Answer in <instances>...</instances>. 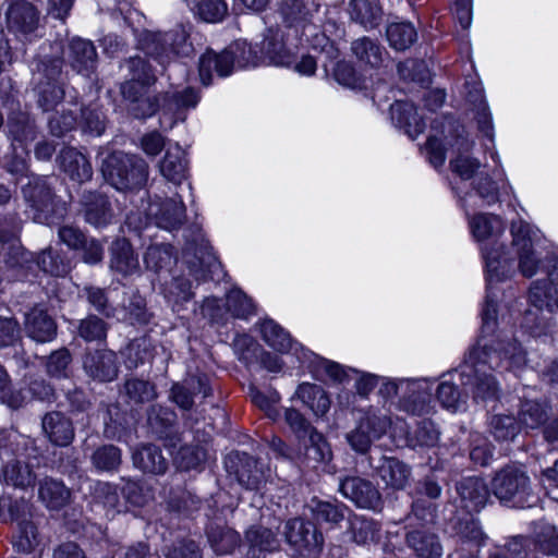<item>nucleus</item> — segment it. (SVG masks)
Wrapping results in <instances>:
<instances>
[{"instance_id":"nucleus-56","label":"nucleus","mask_w":558,"mask_h":558,"mask_svg":"<svg viewBox=\"0 0 558 558\" xmlns=\"http://www.w3.org/2000/svg\"><path fill=\"white\" fill-rule=\"evenodd\" d=\"M82 128L85 132L99 136L105 131V116L96 106L82 110Z\"/></svg>"},{"instance_id":"nucleus-48","label":"nucleus","mask_w":558,"mask_h":558,"mask_svg":"<svg viewBox=\"0 0 558 558\" xmlns=\"http://www.w3.org/2000/svg\"><path fill=\"white\" fill-rule=\"evenodd\" d=\"M64 90L54 80H48L38 86V104L44 111H49L63 99Z\"/></svg>"},{"instance_id":"nucleus-2","label":"nucleus","mask_w":558,"mask_h":558,"mask_svg":"<svg viewBox=\"0 0 558 558\" xmlns=\"http://www.w3.org/2000/svg\"><path fill=\"white\" fill-rule=\"evenodd\" d=\"M469 225L476 241H489L482 247L488 281L492 283L510 278L515 272V263L498 242L505 231L502 219L493 214H477L470 219Z\"/></svg>"},{"instance_id":"nucleus-43","label":"nucleus","mask_w":558,"mask_h":558,"mask_svg":"<svg viewBox=\"0 0 558 558\" xmlns=\"http://www.w3.org/2000/svg\"><path fill=\"white\" fill-rule=\"evenodd\" d=\"M144 263L147 269L156 274L169 270L174 264L171 246L166 244L150 245L144 255Z\"/></svg>"},{"instance_id":"nucleus-26","label":"nucleus","mask_w":558,"mask_h":558,"mask_svg":"<svg viewBox=\"0 0 558 558\" xmlns=\"http://www.w3.org/2000/svg\"><path fill=\"white\" fill-rule=\"evenodd\" d=\"M110 268L122 276H130L140 270V262L131 243L125 239H118L112 243Z\"/></svg>"},{"instance_id":"nucleus-32","label":"nucleus","mask_w":558,"mask_h":558,"mask_svg":"<svg viewBox=\"0 0 558 558\" xmlns=\"http://www.w3.org/2000/svg\"><path fill=\"white\" fill-rule=\"evenodd\" d=\"M147 86L143 83L126 78L121 85V93L123 97L132 102H138V107L134 109L135 116L145 118L151 116L158 108L155 100L145 98Z\"/></svg>"},{"instance_id":"nucleus-6","label":"nucleus","mask_w":558,"mask_h":558,"mask_svg":"<svg viewBox=\"0 0 558 558\" xmlns=\"http://www.w3.org/2000/svg\"><path fill=\"white\" fill-rule=\"evenodd\" d=\"M512 248L518 258V268L524 277H532L539 267V257L534 251L537 231L523 220L511 225Z\"/></svg>"},{"instance_id":"nucleus-14","label":"nucleus","mask_w":558,"mask_h":558,"mask_svg":"<svg viewBox=\"0 0 558 558\" xmlns=\"http://www.w3.org/2000/svg\"><path fill=\"white\" fill-rule=\"evenodd\" d=\"M24 196L34 210L33 219L37 222H48L50 218L64 210L63 206L54 204L51 190L45 184L36 183L24 190Z\"/></svg>"},{"instance_id":"nucleus-25","label":"nucleus","mask_w":558,"mask_h":558,"mask_svg":"<svg viewBox=\"0 0 558 558\" xmlns=\"http://www.w3.org/2000/svg\"><path fill=\"white\" fill-rule=\"evenodd\" d=\"M462 506L469 511L482 509L489 497V490L483 480L468 477L461 481L457 487Z\"/></svg>"},{"instance_id":"nucleus-58","label":"nucleus","mask_w":558,"mask_h":558,"mask_svg":"<svg viewBox=\"0 0 558 558\" xmlns=\"http://www.w3.org/2000/svg\"><path fill=\"white\" fill-rule=\"evenodd\" d=\"M122 493L126 501L136 507H143L153 499L149 488L133 481H128L124 484Z\"/></svg>"},{"instance_id":"nucleus-60","label":"nucleus","mask_w":558,"mask_h":558,"mask_svg":"<svg viewBox=\"0 0 558 558\" xmlns=\"http://www.w3.org/2000/svg\"><path fill=\"white\" fill-rule=\"evenodd\" d=\"M251 399L271 420H276L279 416L277 404L280 401V396L277 391H270L266 395L259 390H252Z\"/></svg>"},{"instance_id":"nucleus-49","label":"nucleus","mask_w":558,"mask_h":558,"mask_svg":"<svg viewBox=\"0 0 558 558\" xmlns=\"http://www.w3.org/2000/svg\"><path fill=\"white\" fill-rule=\"evenodd\" d=\"M308 445H306L305 454L308 459L316 462H327L331 459V450L324 436L314 429L306 436Z\"/></svg>"},{"instance_id":"nucleus-9","label":"nucleus","mask_w":558,"mask_h":558,"mask_svg":"<svg viewBox=\"0 0 558 558\" xmlns=\"http://www.w3.org/2000/svg\"><path fill=\"white\" fill-rule=\"evenodd\" d=\"M282 29L269 28L260 43L263 61L277 66H290L295 59V44L288 43Z\"/></svg>"},{"instance_id":"nucleus-64","label":"nucleus","mask_w":558,"mask_h":558,"mask_svg":"<svg viewBox=\"0 0 558 558\" xmlns=\"http://www.w3.org/2000/svg\"><path fill=\"white\" fill-rule=\"evenodd\" d=\"M530 543L527 538L515 536L501 551L492 554L489 558H527V546Z\"/></svg>"},{"instance_id":"nucleus-7","label":"nucleus","mask_w":558,"mask_h":558,"mask_svg":"<svg viewBox=\"0 0 558 558\" xmlns=\"http://www.w3.org/2000/svg\"><path fill=\"white\" fill-rule=\"evenodd\" d=\"M147 54L154 57L160 64L169 62L175 56H187L191 46L187 44V34L183 27L160 34L147 36Z\"/></svg>"},{"instance_id":"nucleus-29","label":"nucleus","mask_w":558,"mask_h":558,"mask_svg":"<svg viewBox=\"0 0 558 558\" xmlns=\"http://www.w3.org/2000/svg\"><path fill=\"white\" fill-rule=\"evenodd\" d=\"M351 50L362 65L372 69L380 68L388 56L384 47L368 37L354 40L351 45Z\"/></svg>"},{"instance_id":"nucleus-54","label":"nucleus","mask_w":558,"mask_h":558,"mask_svg":"<svg viewBox=\"0 0 558 558\" xmlns=\"http://www.w3.org/2000/svg\"><path fill=\"white\" fill-rule=\"evenodd\" d=\"M281 12L289 27L303 25L312 16L311 10L305 9L300 0L286 1L281 7Z\"/></svg>"},{"instance_id":"nucleus-53","label":"nucleus","mask_w":558,"mask_h":558,"mask_svg":"<svg viewBox=\"0 0 558 558\" xmlns=\"http://www.w3.org/2000/svg\"><path fill=\"white\" fill-rule=\"evenodd\" d=\"M535 546L546 555H558V532L556 526L548 523L539 525L536 532Z\"/></svg>"},{"instance_id":"nucleus-57","label":"nucleus","mask_w":558,"mask_h":558,"mask_svg":"<svg viewBox=\"0 0 558 558\" xmlns=\"http://www.w3.org/2000/svg\"><path fill=\"white\" fill-rule=\"evenodd\" d=\"M198 95L193 88H184L181 92L167 93L165 106L168 110L194 108L198 102Z\"/></svg>"},{"instance_id":"nucleus-62","label":"nucleus","mask_w":558,"mask_h":558,"mask_svg":"<svg viewBox=\"0 0 558 558\" xmlns=\"http://www.w3.org/2000/svg\"><path fill=\"white\" fill-rule=\"evenodd\" d=\"M72 361L71 354L66 349H59L50 354L46 367L49 375L54 377H66L69 365Z\"/></svg>"},{"instance_id":"nucleus-34","label":"nucleus","mask_w":558,"mask_h":558,"mask_svg":"<svg viewBox=\"0 0 558 558\" xmlns=\"http://www.w3.org/2000/svg\"><path fill=\"white\" fill-rule=\"evenodd\" d=\"M82 204L88 223L99 227L109 222L111 213L108 201L102 195L92 192L84 194Z\"/></svg>"},{"instance_id":"nucleus-16","label":"nucleus","mask_w":558,"mask_h":558,"mask_svg":"<svg viewBox=\"0 0 558 558\" xmlns=\"http://www.w3.org/2000/svg\"><path fill=\"white\" fill-rule=\"evenodd\" d=\"M65 60L77 73L88 76L97 62L96 48L92 41L73 38L64 52Z\"/></svg>"},{"instance_id":"nucleus-50","label":"nucleus","mask_w":558,"mask_h":558,"mask_svg":"<svg viewBox=\"0 0 558 558\" xmlns=\"http://www.w3.org/2000/svg\"><path fill=\"white\" fill-rule=\"evenodd\" d=\"M490 430L497 440H512L520 430V425L510 415H495L490 421Z\"/></svg>"},{"instance_id":"nucleus-10","label":"nucleus","mask_w":558,"mask_h":558,"mask_svg":"<svg viewBox=\"0 0 558 558\" xmlns=\"http://www.w3.org/2000/svg\"><path fill=\"white\" fill-rule=\"evenodd\" d=\"M530 488V478L521 469L508 465L501 469L492 481V490L501 501L521 497Z\"/></svg>"},{"instance_id":"nucleus-4","label":"nucleus","mask_w":558,"mask_h":558,"mask_svg":"<svg viewBox=\"0 0 558 558\" xmlns=\"http://www.w3.org/2000/svg\"><path fill=\"white\" fill-rule=\"evenodd\" d=\"M102 173L109 184L117 190H132L146 183L148 166L138 156L116 151L105 159Z\"/></svg>"},{"instance_id":"nucleus-61","label":"nucleus","mask_w":558,"mask_h":558,"mask_svg":"<svg viewBox=\"0 0 558 558\" xmlns=\"http://www.w3.org/2000/svg\"><path fill=\"white\" fill-rule=\"evenodd\" d=\"M349 508L343 505H335L328 501H319L315 506L314 512L318 520H323L330 523H338L344 519L345 512H349Z\"/></svg>"},{"instance_id":"nucleus-15","label":"nucleus","mask_w":558,"mask_h":558,"mask_svg":"<svg viewBox=\"0 0 558 558\" xmlns=\"http://www.w3.org/2000/svg\"><path fill=\"white\" fill-rule=\"evenodd\" d=\"M7 25L16 34L33 33L39 22L38 10L26 0H12L5 12Z\"/></svg>"},{"instance_id":"nucleus-41","label":"nucleus","mask_w":558,"mask_h":558,"mask_svg":"<svg viewBox=\"0 0 558 558\" xmlns=\"http://www.w3.org/2000/svg\"><path fill=\"white\" fill-rule=\"evenodd\" d=\"M389 45L399 51L410 48L417 38V33L411 23H392L386 31Z\"/></svg>"},{"instance_id":"nucleus-11","label":"nucleus","mask_w":558,"mask_h":558,"mask_svg":"<svg viewBox=\"0 0 558 558\" xmlns=\"http://www.w3.org/2000/svg\"><path fill=\"white\" fill-rule=\"evenodd\" d=\"M389 426L390 420L386 415L368 413L348 435V441L355 451L364 453L374 440L379 439L387 432Z\"/></svg>"},{"instance_id":"nucleus-63","label":"nucleus","mask_w":558,"mask_h":558,"mask_svg":"<svg viewBox=\"0 0 558 558\" xmlns=\"http://www.w3.org/2000/svg\"><path fill=\"white\" fill-rule=\"evenodd\" d=\"M284 420L299 439H306V436L315 429L304 415L293 408L286 409Z\"/></svg>"},{"instance_id":"nucleus-17","label":"nucleus","mask_w":558,"mask_h":558,"mask_svg":"<svg viewBox=\"0 0 558 558\" xmlns=\"http://www.w3.org/2000/svg\"><path fill=\"white\" fill-rule=\"evenodd\" d=\"M84 369L99 381H112L118 376L117 355L110 350L89 352L84 359Z\"/></svg>"},{"instance_id":"nucleus-23","label":"nucleus","mask_w":558,"mask_h":558,"mask_svg":"<svg viewBox=\"0 0 558 558\" xmlns=\"http://www.w3.org/2000/svg\"><path fill=\"white\" fill-rule=\"evenodd\" d=\"M391 119L396 125L414 140L425 129L424 120L418 116L416 107L412 102L396 101L390 107Z\"/></svg>"},{"instance_id":"nucleus-22","label":"nucleus","mask_w":558,"mask_h":558,"mask_svg":"<svg viewBox=\"0 0 558 558\" xmlns=\"http://www.w3.org/2000/svg\"><path fill=\"white\" fill-rule=\"evenodd\" d=\"M59 162L64 173L74 182H86L93 175V169L86 156L73 147H65L60 151Z\"/></svg>"},{"instance_id":"nucleus-30","label":"nucleus","mask_w":558,"mask_h":558,"mask_svg":"<svg viewBox=\"0 0 558 558\" xmlns=\"http://www.w3.org/2000/svg\"><path fill=\"white\" fill-rule=\"evenodd\" d=\"M294 397L307 407L317 417L324 416L329 411V397L318 385L303 383L298 387Z\"/></svg>"},{"instance_id":"nucleus-20","label":"nucleus","mask_w":558,"mask_h":558,"mask_svg":"<svg viewBox=\"0 0 558 558\" xmlns=\"http://www.w3.org/2000/svg\"><path fill=\"white\" fill-rule=\"evenodd\" d=\"M376 473L385 487L392 490L404 489L411 480V469L404 462L393 457H384L376 466Z\"/></svg>"},{"instance_id":"nucleus-33","label":"nucleus","mask_w":558,"mask_h":558,"mask_svg":"<svg viewBox=\"0 0 558 558\" xmlns=\"http://www.w3.org/2000/svg\"><path fill=\"white\" fill-rule=\"evenodd\" d=\"M40 500L50 509H60L70 500V490L61 481L46 477L39 482Z\"/></svg>"},{"instance_id":"nucleus-36","label":"nucleus","mask_w":558,"mask_h":558,"mask_svg":"<svg viewBox=\"0 0 558 558\" xmlns=\"http://www.w3.org/2000/svg\"><path fill=\"white\" fill-rule=\"evenodd\" d=\"M349 12L351 19L365 28L376 27L383 16L381 8L371 0H351Z\"/></svg>"},{"instance_id":"nucleus-31","label":"nucleus","mask_w":558,"mask_h":558,"mask_svg":"<svg viewBox=\"0 0 558 558\" xmlns=\"http://www.w3.org/2000/svg\"><path fill=\"white\" fill-rule=\"evenodd\" d=\"M407 544L417 558H440L442 555V546L433 533L412 531L407 534Z\"/></svg>"},{"instance_id":"nucleus-35","label":"nucleus","mask_w":558,"mask_h":558,"mask_svg":"<svg viewBox=\"0 0 558 558\" xmlns=\"http://www.w3.org/2000/svg\"><path fill=\"white\" fill-rule=\"evenodd\" d=\"M259 330L263 340L280 353H288L295 344L290 333L272 319L262 322Z\"/></svg>"},{"instance_id":"nucleus-47","label":"nucleus","mask_w":558,"mask_h":558,"mask_svg":"<svg viewBox=\"0 0 558 558\" xmlns=\"http://www.w3.org/2000/svg\"><path fill=\"white\" fill-rule=\"evenodd\" d=\"M207 458V450L204 446H183L175 453L174 461L184 470L196 469Z\"/></svg>"},{"instance_id":"nucleus-44","label":"nucleus","mask_w":558,"mask_h":558,"mask_svg":"<svg viewBox=\"0 0 558 558\" xmlns=\"http://www.w3.org/2000/svg\"><path fill=\"white\" fill-rule=\"evenodd\" d=\"M40 539L36 525L32 521L19 522L17 531L13 536V547L22 554H29L39 545Z\"/></svg>"},{"instance_id":"nucleus-52","label":"nucleus","mask_w":558,"mask_h":558,"mask_svg":"<svg viewBox=\"0 0 558 558\" xmlns=\"http://www.w3.org/2000/svg\"><path fill=\"white\" fill-rule=\"evenodd\" d=\"M124 66L129 72V74H128L129 78L134 80L140 83H143L147 87L153 85L156 81V77H155L150 66L141 57L130 58L125 62Z\"/></svg>"},{"instance_id":"nucleus-24","label":"nucleus","mask_w":558,"mask_h":558,"mask_svg":"<svg viewBox=\"0 0 558 558\" xmlns=\"http://www.w3.org/2000/svg\"><path fill=\"white\" fill-rule=\"evenodd\" d=\"M159 171L168 181L180 184L187 173L185 151L179 144L169 146L159 162Z\"/></svg>"},{"instance_id":"nucleus-37","label":"nucleus","mask_w":558,"mask_h":558,"mask_svg":"<svg viewBox=\"0 0 558 558\" xmlns=\"http://www.w3.org/2000/svg\"><path fill=\"white\" fill-rule=\"evenodd\" d=\"M150 213L154 214L153 207H150ZM155 215L160 228L177 229L184 222L185 206L181 198H171L165 202Z\"/></svg>"},{"instance_id":"nucleus-5","label":"nucleus","mask_w":558,"mask_h":558,"mask_svg":"<svg viewBox=\"0 0 558 558\" xmlns=\"http://www.w3.org/2000/svg\"><path fill=\"white\" fill-rule=\"evenodd\" d=\"M530 303L537 311L551 314L558 307V289L547 279L533 282L529 294ZM551 317L542 313L538 315L529 310L524 316V326L534 337L545 335L550 328Z\"/></svg>"},{"instance_id":"nucleus-12","label":"nucleus","mask_w":558,"mask_h":558,"mask_svg":"<svg viewBox=\"0 0 558 558\" xmlns=\"http://www.w3.org/2000/svg\"><path fill=\"white\" fill-rule=\"evenodd\" d=\"M210 392L209 378L205 374L189 375L181 383L172 385L170 400L182 410H191L197 395L206 398Z\"/></svg>"},{"instance_id":"nucleus-59","label":"nucleus","mask_w":558,"mask_h":558,"mask_svg":"<svg viewBox=\"0 0 558 558\" xmlns=\"http://www.w3.org/2000/svg\"><path fill=\"white\" fill-rule=\"evenodd\" d=\"M95 496L97 501L108 509V512L113 514L120 511V497L116 486L109 483H98L95 488Z\"/></svg>"},{"instance_id":"nucleus-21","label":"nucleus","mask_w":558,"mask_h":558,"mask_svg":"<svg viewBox=\"0 0 558 558\" xmlns=\"http://www.w3.org/2000/svg\"><path fill=\"white\" fill-rule=\"evenodd\" d=\"M230 463L238 462L234 470L239 483L246 489H259L265 482V472L258 461L246 453H234L229 457Z\"/></svg>"},{"instance_id":"nucleus-45","label":"nucleus","mask_w":558,"mask_h":558,"mask_svg":"<svg viewBox=\"0 0 558 558\" xmlns=\"http://www.w3.org/2000/svg\"><path fill=\"white\" fill-rule=\"evenodd\" d=\"M548 418V412L545 405L537 401L525 400L521 404L519 412L520 424L526 428H537Z\"/></svg>"},{"instance_id":"nucleus-40","label":"nucleus","mask_w":558,"mask_h":558,"mask_svg":"<svg viewBox=\"0 0 558 558\" xmlns=\"http://www.w3.org/2000/svg\"><path fill=\"white\" fill-rule=\"evenodd\" d=\"M124 393L129 404H142L156 399L157 392L154 384L140 378H129L124 383Z\"/></svg>"},{"instance_id":"nucleus-8","label":"nucleus","mask_w":558,"mask_h":558,"mask_svg":"<svg viewBox=\"0 0 558 558\" xmlns=\"http://www.w3.org/2000/svg\"><path fill=\"white\" fill-rule=\"evenodd\" d=\"M341 495L357 508L377 511L383 507V498L378 488L361 476H347L339 483Z\"/></svg>"},{"instance_id":"nucleus-51","label":"nucleus","mask_w":558,"mask_h":558,"mask_svg":"<svg viewBox=\"0 0 558 558\" xmlns=\"http://www.w3.org/2000/svg\"><path fill=\"white\" fill-rule=\"evenodd\" d=\"M94 465L102 471L116 470L121 463V451L113 445L98 448L93 454Z\"/></svg>"},{"instance_id":"nucleus-46","label":"nucleus","mask_w":558,"mask_h":558,"mask_svg":"<svg viewBox=\"0 0 558 558\" xmlns=\"http://www.w3.org/2000/svg\"><path fill=\"white\" fill-rule=\"evenodd\" d=\"M226 306L238 318L246 319L255 314V305L252 299L239 289H233L227 294Z\"/></svg>"},{"instance_id":"nucleus-38","label":"nucleus","mask_w":558,"mask_h":558,"mask_svg":"<svg viewBox=\"0 0 558 558\" xmlns=\"http://www.w3.org/2000/svg\"><path fill=\"white\" fill-rule=\"evenodd\" d=\"M207 535L211 548L219 555L232 553L241 542L239 533L228 526L211 525Z\"/></svg>"},{"instance_id":"nucleus-3","label":"nucleus","mask_w":558,"mask_h":558,"mask_svg":"<svg viewBox=\"0 0 558 558\" xmlns=\"http://www.w3.org/2000/svg\"><path fill=\"white\" fill-rule=\"evenodd\" d=\"M235 62L240 68L264 63L260 45L253 47L246 41H238L219 54L213 51L204 53L199 59L198 66L203 85L208 86L211 83L213 71L222 77L230 75Z\"/></svg>"},{"instance_id":"nucleus-55","label":"nucleus","mask_w":558,"mask_h":558,"mask_svg":"<svg viewBox=\"0 0 558 558\" xmlns=\"http://www.w3.org/2000/svg\"><path fill=\"white\" fill-rule=\"evenodd\" d=\"M196 12L203 21L217 23L227 15L228 5L222 0H202Z\"/></svg>"},{"instance_id":"nucleus-18","label":"nucleus","mask_w":558,"mask_h":558,"mask_svg":"<svg viewBox=\"0 0 558 558\" xmlns=\"http://www.w3.org/2000/svg\"><path fill=\"white\" fill-rule=\"evenodd\" d=\"M271 527L264 525H253L245 533V539L248 544L247 558H265L267 553L276 551L280 542Z\"/></svg>"},{"instance_id":"nucleus-39","label":"nucleus","mask_w":558,"mask_h":558,"mask_svg":"<svg viewBox=\"0 0 558 558\" xmlns=\"http://www.w3.org/2000/svg\"><path fill=\"white\" fill-rule=\"evenodd\" d=\"M378 533L379 526L373 519L356 514L349 517V534L354 543L364 545L375 542Z\"/></svg>"},{"instance_id":"nucleus-42","label":"nucleus","mask_w":558,"mask_h":558,"mask_svg":"<svg viewBox=\"0 0 558 558\" xmlns=\"http://www.w3.org/2000/svg\"><path fill=\"white\" fill-rule=\"evenodd\" d=\"M3 478L8 485L25 489L35 483V474L31 466L20 461H12L3 469Z\"/></svg>"},{"instance_id":"nucleus-19","label":"nucleus","mask_w":558,"mask_h":558,"mask_svg":"<svg viewBox=\"0 0 558 558\" xmlns=\"http://www.w3.org/2000/svg\"><path fill=\"white\" fill-rule=\"evenodd\" d=\"M41 428L54 446H69L74 439L72 421L61 412H49L41 420Z\"/></svg>"},{"instance_id":"nucleus-28","label":"nucleus","mask_w":558,"mask_h":558,"mask_svg":"<svg viewBox=\"0 0 558 558\" xmlns=\"http://www.w3.org/2000/svg\"><path fill=\"white\" fill-rule=\"evenodd\" d=\"M133 464L143 472L163 474L168 469V460L156 445H143L133 452Z\"/></svg>"},{"instance_id":"nucleus-1","label":"nucleus","mask_w":558,"mask_h":558,"mask_svg":"<svg viewBox=\"0 0 558 558\" xmlns=\"http://www.w3.org/2000/svg\"><path fill=\"white\" fill-rule=\"evenodd\" d=\"M463 376L476 402L495 400L498 385L487 369L517 372L526 364V353L515 341L496 340L492 344L478 343L468 357Z\"/></svg>"},{"instance_id":"nucleus-27","label":"nucleus","mask_w":558,"mask_h":558,"mask_svg":"<svg viewBox=\"0 0 558 558\" xmlns=\"http://www.w3.org/2000/svg\"><path fill=\"white\" fill-rule=\"evenodd\" d=\"M25 330L35 341L48 342L54 338L57 326L44 310L34 307L26 314Z\"/></svg>"},{"instance_id":"nucleus-13","label":"nucleus","mask_w":558,"mask_h":558,"mask_svg":"<svg viewBox=\"0 0 558 558\" xmlns=\"http://www.w3.org/2000/svg\"><path fill=\"white\" fill-rule=\"evenodd\" d=\"M283 535L288 544L298 550H312L320 548L323 536L311 522L301 519H291L286 522Z\"/></svg>"}]
</instances>
